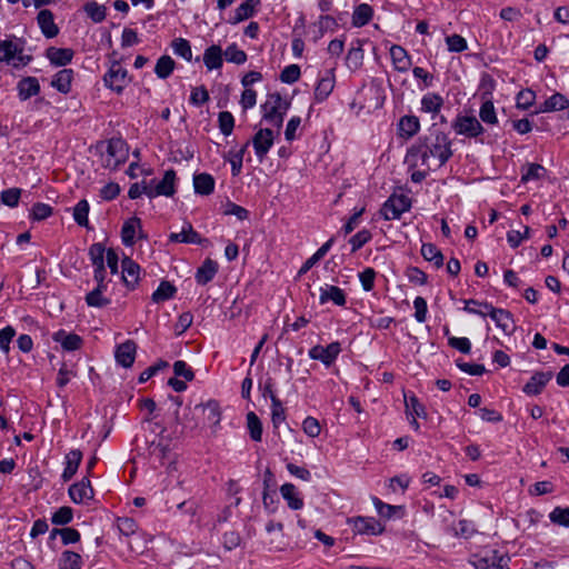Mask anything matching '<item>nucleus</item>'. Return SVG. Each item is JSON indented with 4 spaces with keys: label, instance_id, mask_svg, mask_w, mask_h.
I'll list each match as a JSON object with an SVG mask.
<instances>
[{
    "label": "nucleus",
    "instance_id": "obj_9",
    "mask_svg": "<svg viewBox=\"0 0 569 569\" xmlns=\"http://www.w3.org/2000/svg\"><path fill=\"white\" fill-rule=\"evenodd\" d=\"M470 563L475 569H502L506 566L503 556L495 549H486L473 555Z\"/></svg>",
    "mask_w": 569,
    "mask_h": 569
},
{
    "label": "nucleus",
    "instance_id": "obj_47",
    "mask_svg": "<svg viewBox=\"0 0 569 569\" xmlns=\"http://www.w3.org/2000/svg\"><path fill=\"white\" fill-rule=\"evenodd\" d=\"M479 117L481 121H483L487 124L498 123L496 109L491 100H486L485 102H482L479 110Z\"/></svg>",
    "mask_w": 569,
    "mask_h": 569
},
{
    "label": "nucleus",
    "instance_id": "obj_25",
    "mask_svg": "<svg viewBox=\"0 0 569 569\" xmlns=\"http://www.w3.org/2000/svg\"><path fill=\"white\" fill-rule=\"evenodd\" d=\"M64 460L66 467L61 477L63 481H69L76 475L81 463L82 452L79 449H73L66 455Z\"/></svg>",
    "mask_w": 569,
    "mask_h": 569
},
{
    "label": "nucleus",
    "instance_id": "obj_22",
    "mask_svg": "<svg viewBox=\"0 0 569 569\" xmlns=\"http://www.w3.org/2000/svg\"><path fill=\"white\" fill-rule=\"evenodd\" d=\"M390 57L393 67L399 72H407L411 67V59L407 50L401 46L393 44L390 48Z\"/></svg>",
    "mask_w": 569,
    "mask_h": 569
},
{
    "label": "nucleus",
    "instance_id": "obj_41",
    "mask_svg": "<svg viewBox=\"0 0 569 569\" xmlns=\"http://www.w3.org/2000/svg\"><path fill=\"white\" fill-rule=\"evenodd\" d=\"M338 23L336 19L331 16H320L319 20L313 23V28H317L315 34V41L322 38L327 31H335Z\"/></svg>",
    "mask_w": 569,
    "mask_h": 569
},
{
    "label": "nucleus",
    "instance_id": "obj_52",
    "mask_svg": "<svg viewBox=\"0 0 569 569\" xmlns=\"http://www.w3.org/2000/svg\"><path fill=\"white\" fill-rule=\"evenodd\" d=\"M223 56L228 62H232L236 64H243L247 61V53L238 49L236 44L229 46L224 52Z\"/></svg>",
    "mask_w": 569,
    "mask_h": 569
},
{
    "label": "nucleus",
    "instance_id": "obj_26",
    "mask_svg": "<svg viewBox=\"0 0 569 569\" xmlns=\"http://www.w3.org/2000/svg\"><path fill=\"white\" fill-rule=\"evenodd\" d=\"M52 339L59 342L67 351H73L81 347L82 339L76 333H69L64 330H59L53 333Z\"/></svg>",
    "mask_w": 569,
    "mask_h": 569
},
{
    "label": "nucleus",
    "instance_id": "obj_30",
    "mask_svg": "<svg viewBox=\"0 0 569 569\" xmlns=\"http://www.w3.org/2000/svg\"><path fill=\"white\" fill-rule=\"evenodd\" d=\"M73 79L72 69H62L57 72L51 81V86L61 93H68L71 90Z\"/></svg>",
    "mask_w": 569,
    "mask_h": 569
},
{
    "label": "nucleus",
    "instance_id": "obj_2",
    "mask_svg": "<svg viewBox=\"0 0 569 569\" xmlns=\"http://www.w3.org/2000/svg\"><path fill=\"white\" fill-rule=\"evenodd\" d=\"M289 107L290 102L282 99L278 92L269 93L261 104L262 121L274 128L277 134H279Z\"/></svg>",
    "mask_w": 569,
    "mask_h": 569
},
{
    "label": "nucleus",
    "instance_id": "obj_21",
    "mask_svg": "<svg viewBox=\"0 0 569 569\" xmlns=\"http://www.w3.org/2000/svg\"><path fill=\"white\" fill-rule=\"evenodd\" d=\"M250 142L247 141L239 149L232 148L223 154V159L231 164V173L237 177L241 173L243 156L249 147Z\"/></svg>",
    "mask_w": 569,
    "mask_h": 569
},
{
    "label": "nucleus",
    "instance_id": "obj_62",
    "mask_svg": "<svg viewBox=\"0 0 569 569\" xmlns=\"http://www.w3.org/2000/svg\"><path fill=\"white\" fill-rule=\"evenodd\" d=\"M51 214H52V208L49 204L42 203V202H37L36 204H33V207L31 209L30 217L33 220L41 221V220L47 219Z\"/></svg>",
    "mask_w": 569,
    "mask_h": 569
},
{
    "label": "nucleus",
    "instance_id": "obj_58",
    "mask_svg": "<svg viewBox=\"0 0 569 569\" xmlns=\"http://www.w3.org/2000/svg\"><path fill=\"white\" fill-rule=\"evenodd\" d=\"M221 211L224 216H236L238 220L248 218V210L246 208L230 201L221 206Z\"/></svg>",
    "mask_w": 569,
    "mask_h": 569
},
{
    "label": "nucleus",
    "instance_id": "obj_64",
    "mask_svg": "<svg viewBox=\"0 0 569 569\" xmlns=\"http://www.w3.org/2000/svg\"><path fill=\"white\" fill-rule=\"evenodd\" d=\"M545 168L538 163H530L527 166L526 171L522 173L521 180L528 182L530 180H538L545 173Z\"/></svg>",
    "mask_w": 569,
    "mask_h": 569
},
{
    "label": "nucleus",
    "instance_id": "obj_10",
    "mask_svg": "<svg viewBox=\"0 0 569 569\" xmlns=\"http://www.w3.org/2000/svg\"><path fill=\"white\" fill-rule=\"evenodd\" d=\"M410 199L405 194H392L383 203L380 212L386 220H396L410 209Z\"/></svg>",
    "mask_w": 569,
    "mask_h": 569
},
{
    "label": "nucleus",
    "instance_id": "obj_46",
    "mask_svg": "<svg viewBox=\"0 0 569 569\" xmlns=\"http://www.w3.org/2000/svg\"><path fill=\"white\" fill-rule=\"evenodd\" d=\"M174 68V61L169 56H162L158 59L154 72L160 79L168 78Z\"/></svg>",
    "mask_w": 569,
    "mask_h": 569
},
{
    "label": "nucleus",
    "instance_id": "obj_43",
    "mask_svg": "<svg viewBox=\"0 0 569 569\" xmlns=\"http://www.w3.org/2000/svg\"><path fill=\"white\" fill-rule=\"evenodd\" d=\"M59 566L60 569H81L82 558L77 552L66 550L61 555Z\"/></svg>",
    "mask_w": 569,
    "mask_h": 569
},
{
    "label": "nucleus",
    "instance_id": "obj_24",
    "mask_svg": "<svg viewBox=\"0 0 569 569\" xmlns=\"http://www.w3.org/2000/svg\"><path fill=\"white\" fill-rule=\"evenodd\" d=\"M38 24L42 31V33L47 38H53L59 33V29L53 20V13L48 10L43 9L38 13Z\"/></svg>",
    "mask_w": 569,
    "mask_h": 569
},
{
    "label": "nucleus",
    "instance_id": "obj_14",
    "mask_svg": "<svg viewBox=\"0 0 569 569\" xmlns=\"http://www.w3.org/2000/svg\"><path fill=\"white\" fill-rule=\"evenodd\" d=\"M336 84V76L333 68L326 70L322 76L318 79L315 88L313 98L315 101L320 103L328 99L331 94Z\"/></svg>",
    "mask_w": 569,
    "mask_h": 569
},
{
    "label": "nucleus",
    "instance_id": "obj_34",
    "mask_svg": "<svg viewBox=\"0 0 569 569\" xmlns=\"http://www.w3.org/2000/svg\"><path fill=\"white\" fill-rule=\"evenodd\" d=\"M256 12V7L248 0L242 2L233 13L229 14L226 21L230 24H237L243 20L251 18Z\"/></svg>",
    "mask_w": 569,
    "mask_h": 569
},
{
    "label": "nucleus",
    "instance_id": "obj_5",
    "mask_svg": "<svg viewBox=\"0 0 569 569\" xmlns=\"http://www.w3.org/2000/svg\"><path fill=\"white\" fill-rule=\"evenodd\" d=\"M106 87L117 93H121L129 84L130 78L126 68L119 61H113L103 77Z\"/></svg>",
    "mask_w": 569,
    "mask_h": 569
},
{
    "label": "nucleus",
    "instance_id": "obj_33",
    "mask_svg": "<svg viewBox=\"0 0 569 569\" xmlns=\"http://www.w3.org/2000/svg\"><path fill=\"white\" fill-rule=\"evenodd\" d=\"M569 107V100L561 93L556 92L549 97L539 108L538 112H552Z\"/></svg>",
    "mask_w": 569,
    "mask_h": 569
},
{
    "label": "nucleus",
    "instance_id": "obj_27",
    "mask_svg": "<svg viewBox=\"0 0 569 569\" xmlns=\"http://www.w3.org/2000/svg\"><path fill=\"white\" fill-rule=\"evenodd\" d=\"M443 102V98L439 93L428 92L421 98L420 110L426 113H431L432 117H436L440 112Z\"/></svg>",
    "mask_w": 569,
    "mask_h": 569
},
{
    "label": "nucleus",
    "instance_id": "obj_45",
    "mask_svg": "<svg viewBox=\"0 0 569 569\" xmlns=\"http://www.w3.org/2000/svg\"><path fill=\"white\" fill-rule=\"evenodd\" d=\"M421 254L427 261H432L436 267H441L443 263L441 251L432 243H423Z\"/></svg>",
    "mask_w": 569,
    "mask_h": 569
},
{
    "label": "nucleus",
    "instance_id": "obj_61",
    "mask_svg": "<svg viewBox=\"0 0 569 569\" xmlns=\"http://www.w3.org/2000/svg\"><path fill=\"white\" fill-rule=\"evenodd\" d=\"M370 239H371V232L369 230L362 229V230L358 231L349 240V243L351 244V250L352 251L359 250L368 241H370Z\"/></svg>",
    "mask_w": 569,
    "mask_h": 569
},
{
    "label": "nucleus",
    "instance_id": "obj_11",
    "mask_svg": "<svg viewBox=\"0 0 569 569\" xmlns=\"http://www.w3.org/2000/svg\"><path fill=\"white\" fill-rule=\"evenodd\" d=\"M452 128L457 134L467 138H476L485 131L482 124L473 116H458L452 122Z\"/></svg>",
    "mask_w": 569,
    "mask_h": 569
},
{
    "label": "nucleus",
    "instance_id": "obj_53",
    "mask_svg": "<svg viewBox=\"0 0 569 569\" xmlns=\"http://www.w3.org/2000/svg\"><path fill=\"white\" fill-rule=\"evenodd\" d=\"M89 203L87 200H80L73 208V218L81 227L88 226Z\"/></svg>",
    "mask_w": 569,
    "mask_h": 569
},
{
    "label": "nucleus",
    "instance_id": "obj_42",
    "mask_svg": "<svg viewBox=\"0 0 569 569\" xmlns=\"http://www.w3.org/2000/svg\"><path fill=\"white\" fill-rule=\"evenodd\" d=\"M107 287H96L86 296V301L90 307H104L110 303V298L104 295Z\"/></svg>",
    "mask_w": 569,
    "mask_h": 569
},
{
    "label": "nucleus",
    "instance_id": "obj_38",
    "mask_svg": "<svg viewBox=\"0 0 569 569\" xmlns=\"http://www.w3.org/2000/svg\"><path fill=\"white\" fill-rule=\"evenodd\" d=\"M373 10L369 4H359L352 13V24L355 27H363L370 22Z\"/></svg>",
    "mask_w": 569,
    "mask_h": 569
},
{
    "label": "nucleus",
    "instance_id": "obj_57",
    "mask_svg": "<svg viewBox=\"0 0 569 569\" xmlns=\"http://www.w3.org/2000/svg\"><path fill=\"white\" fill-rule=\"evenodd\" d=\"M485 306L486 307H493V305L490 303V302L470 299V300L466 301L465 309L469 313L479 315L481 317H487L490 311L489 310L487 311L485 309Z\"/></svg>",
    "mask_w": 569,
    "mask_h": 569
},
{
    "label": "nucleus",
    "instance_id": "obj_60",
    "mask_svg": "<svg viewBox=\"0 0 569 569\" xmlns=\"http://www.w3.org/2000/svg\"><path fill=\"white\" fill-rule=\"evenodd\" d=\"M84 11L94 22H101L106 18V8L97 2L87 3Z\"/></svg>",
    "mask_w": 569,
    "mask_h": 569
},
{
    "label": "nucleus",
    "instance_id": "obj_13",
    "mask_svg": "<svg viewBox=\"0 0 569 569\" xmlns=\"http://www.w3.org/2000/svg\"><path fill=\"white\" fill-rule=\"evenodd\" d=\"M176 172L170 169L164 172L162 180L157 181L152 179L149 181L150 190L149 198H156L159 196L171 197L176 192L174 189Z\"/></svg>",
    "mask_w": 569,
    "mask_h": 569
},
{
    "label": "nucleus",
    "instance_id": "obj_7",
    "mask_svg": "<svg viewBox=\"0 0 569 569\" xmlns=\"http://www.w3.org/2000/svg\"><path fill=\"white\" fill-rule=\"evenodd\" d=\"M351 530L360 536H380L385 532V525L373 517H353L348 520Z\"/></svg>",
    "mask_w": 569,
    "mask_h": 569
},
{
    "label": "nucleus",
    "instance_id": "obj_59",
    "mask_svg": "<svg viewBox=\"0 0 569 569\" xmlns=\"http://www.w3.org/2000/svg\"><path fill=\"white\" fill-rule=\"evenodd\" d=\"M301 74L300 67L298 64L287 66L280 73V80L283 83H295L299 80Z\"/></svg>",
    "mask_w": 569,
    "mask_h": 569
},
{
    "label": "nucleus",
    "instance_id": "obj_16",
    "mask_svg": "<svg viewBox=\"0 0 569 569\" xmlns=\"http://www.w3.org/2000/svg\"><path fill=\"white\" fill-rule=\"evenodd\" d=\"M69 496L74 503H86L93 498V489L86 477L69 488Z\"/></svg>",
    "mask_w": 569,
    "mask_h": 569
},
{
    "label": "nucleus",
    "instance_id": "obj_6",
    "mask_svg": "<svg viewBox=\"0 0 569 569\" xmlns=\"http://www.w3.org/2000/svg\"><path fill=\"white\" fill-rule=\"evenodd\" d=\"M342 348L339 341H333L328 346L316 345L309 349L308 356L312 360L320 361L326 368H330L338 359Z\"/></svg>",
    "mask_w": 569,
    "mask_h": 569
},
{
    "label": "nucleus",
    "instance_id": "obj_51",
    "mask_svg": "<svg viewBox=\"0 0 569 569\" xmlns=\"http://www.w3.org/2000/svg\"><path fill=\"white\" fill-rule=\"evenodd\" d=\"M104 253L107 254V251L102 243L97 242L90 246L89 257L94 267L102 268L104 266Z\"/></svg>",
    "mask_w": 569,
    "mask_h": 569
},
{
    "label": "nucleus",
    "instance_id": "obj_32",
    "mask_svg": "<svg viewBox=\"0 0 569 569\" xmlns=\"http://www.w3.org/2000/svg\"><path fill=\"white\" fill-rule=\"evenodd\" d=\"M333 242V238H330L328 241H326L310 258L306 260V262L300 268L298 276H301L312 269L313 266L327 254Z\"/></svg>",
    "mask_w": 569,
    "mask_h": 569
},
{
    "label": "nucleus",
    "instance_id": "obj_12",
    "mask_svg": "<svg viewBox=\"0 0 569 569\" xmlns=\"http://www.w3.org/2000/svg\"><path fill=\"white\" fill-rule=\"evenodd\" d=\"M485 309L490 311L487 317L495 322L496 327L499 328L506 336H511L516 331V322L510 311L493 307H486Z\"/></svg>",
    "mask_w": 569,
    "mask_h": 569
},
{
    "label": "nucleus",
    "instance_id": "obj_54",
    "mask_svg": "<svg viewBox=\"0 0 569 569\" xmlns=\"http://www.w3.org/2000/svg\"><path fill=\"white\" fill-rule=\"evenodd\" d=\"M219 129L222 134L229 136L234 128V118L229 111H221L218 114Z\"/></svg>",
    "mask_w": 569,
    "mask_h": 569
},
{
    "label": "nucleus",
    "instance_id": "obj_35",
    "mask_svg": "<svg viewBox=\"0 0 569 569\" xmlns=\"http://www.w3.org/2000/svg\"><path fill=\"white\" fill-rule=\"evenodd\" d=\"M18 91H19V97L22 100H27V99L39 93L40 86L36 78L27 77V78L21 79L18 82Z\"/></svg>",
    "mask_w": 569,
    "mask_h": 569
},
{
    "label": "nucleus",
    "instance_id": "obj_48",
    "mask_svg": "<svg viewBox=\"0 0 569 569\" xmlns=\"http://www.w3.org/2000/svg\"><path fill=\"white\" fill-rule=\"evenodd\" d=\"M209 100V92L203 86L192 88L189 101L193 107L200 108L207 104Z\"/></svg>",
    "mask_w": 569,
    "mask_h": 569
},
{
    "label": "nucleus",
    "instance_id": "obj_56",
    "mask_svg": "<svg viewBox=\"0 0 569 569\" xmlns=\"http://www.w3.org/2000/svg\"><path fill=\"white\" fill-rule=\"evenodd\" d=\"M549 519L552 523L569 528V507H556L550 513Z\"/></svg>",
    "mask_w": 569,
    "mask_h": 569
},
{
    "label": "nucleus",
    "instance_id": "obj_40",
    "mask_svg": "<svg viewBox=\"0 0 569 569\" xmlns=\"http://www.w3.org/2000/svg\"><path fill=\"white\" fill-rule=\"evenodd\" d=\"M247 419V428L250 435V438L253 441H261L262 439V422L259 417L253 412L249 411L246 416Z\"/></svg>",
    "mask_w": 569,
    "mask_h": 569
},
{
    "label": "nucleus",
    "instance_id": "obj_36",
    "mask_svg": "<svg viewBox=\"0 0 569 569\" xmlns=\"http://www.w3.org/2000/svg\"><path fill=\"white\" fill-rule=\"evenodd\" d=\"M170 241L172 242H182V243H201L202 240L200 236L192 229L190 224L187 228H183L180 232H173L169 236Z\"/></svg>",
    "mask_w": 569,
    "mask_h": 569
},
{
    "label": "nucleus",
    "instance_id": "obj_18",
    "mask_svg": "<svg viewBox=\"0 0 569 569\" xmlns=\"http://www.w3.org/2000/svg\"><path fill=\"white\" fill-rule=\"evenodd\" d=\"M137 345L132 340H127L116 349L114 357L117 362L123 368H130L136 359Z\"/></svg>",
    "mask_w": 569,
    "mask_h": 569
},
{
    "label": "nucleus",
    "instance_id": "obj_49",
    "mask_svg": "<svg viewBox=\"0 0 569 569\" xmlns=\"http://www.w3.org/2000/svg\"><path fill=\"white\" fill-rule=\"evenodd\" d=\"M241 492V486L238 481L230 480L226 487V495L228 497V509L238 507L241 498L238 496Z\"/></svg>",
    "mask_w": 569,
    "mask_h": 569
},
{
    "label": "nucleus",
    "instance_id": "obj_20",
    "mask_svg": "<svg viewBox=\"0 0 569 569\" xmlns=\"http://www.w3.org/2000/svg\"><path fill=\"white\" fill-rule=\"evenodd\" d=\"M121 277L126 284H136L142 280L140 266L129 257L121 261Z\"/></svg>",
    "mask_w": 569,
    "mask_h": 569
},
{
    "label": "nucleus",
    "instance_id": "obj_44",
    "mask_svg": "<svg viewBox=\"0 0 569 569\" xmlns=\"http://www.w3.org/2000/svg\"><path fill=\"white\" fill-rule=\"evenodd\" d=\"M194 191L200 194H209L213 189V179L208 173H199L193 178Z\"/></svg>",
    "mask_w": 569,
    "mask_h": 569
},
{
    "label": "nucleus",
    "instance_id": "obj_39",
    "mask_svg": "<svg viewBox=\"0 0 569 569\" xmlns=\"http://www.w3.org/2000/svg\"><path fill=\"white\" fill-rule=\"evenodd\" d=\"M141 227L139 218H131L124 222L121 230L122 242L126 246H132L134 243L136 231Z\"/></svg>",
    "mask_w": 569,
    "mask_h": 569
},
{
    "label": "nucleus",
    "instance_id": "obj_19",
    "mask_svg": "<svg viewBox=\"0 0 569 569\" xmlns=\"http://www.w3.org/2000/svg\"><path fill=\"white\" fill-rule=\"evenodd\" d=\"M280 495L286 500L291 510H300L303 508V498L298 488L291 483L286 482L280 487Z\"/></svg>",
    "mask_w": 569,
    "mask_h": 569
},
{
    "label": "nucleus",
    "instance_id": "obj_23",
    "mask_svg": "<svg viewBox=\"0 0 569 569\" xmlns=\"http://www.w3.org/2000/svg\"><path fill=\"white\" fill-rule=\"evenodd\" d=\"M420 130V121L416 116H403L398 123L399 137L408 140L415 137Z\"/></svg>",
    "mask_w": 569,
    "mask_h": 569
},
{
    "label": "nucleus",
    "instance_id": "obj_55",
    "mask_svg": "<svg viewBox=\"0 0 569 569\" xmlns=\"http://www.w3.org/2000/svg\"><path fill=\"white\" fill-rule=\"evenodd\" d=\"M173 53L190 61L192 58L191 47L186 39L178 38L172 41Z\"/></svg>",
    "mask_w": 569,
    "mask_h": 569
},
{
    "label": "nucleus",
    "instance_id": "obj_4",
    "mask_svg": "<svg viewBox=\"0 0 569 569\" xmlns=\"http://www.w3.org/2000/svg\"><path fill=\"white\" fill-rule=\"evenodd\" d=\"M30 60V56L23 54V48L20 43L12 40L0 41V62L20 68L27 66Z\"/></svg>",
    "mask_w": 569,
    "mask_h": 569
},
{
    "label": "nucleus",
    "instance_id": "obj_8",
    "mask_svg": "<svg viewBox=\"0 0 569 569\" xmlns=\"http://www.w3.org/2000/svg\"><path fill=\"white\" fill-rule=\"evenodd\" d=\"M276 134L277 132L272 128H261L253 134L251 140H248L252 144L259 162L266 159L273 146Z\"/></svg>",
    "mask_w": 569,
    "mask_h": 569
},
{
    "label": "nucleus",
    "instance_id": "obj_63",
    "mask_svg": "<svg viewBox=\"0 0 569 569\" xmlns=\"http://www.w3.org/2000/svg\"><path fill=\"white\" fill-rule=\"evenodd\" d=\"M73 512L70 507H61L59 508L51 518L52 523L54 525H67L72 520Z\"/></svg>",
    "mask_w": 569,
    "mask_h": 569
},
{
    "label": "nucleus",
    "instance_id": "obj_29",
    "mask_svg": "<svg viewBox=\"0 0 569 569\" xmlns=\"http://www.w3.org/2000/svg\"><path fill=\"white\" fill-rule=\"evenodd\" d=\"M47 58L52 64L61 67L71 62L73 51L69 48L51 47L47 50Z\"/></svg>",
    "mask_w": 569,
    "mask_h": 569
},
{
    "label": "nucleus",
    "instance_id": "obj_3",
    "mask_svg": "<svg viewBox=\"0 0 569 569\" xmlns=\"http://www.w3.org/2000/svg\"><path fill=\"white\" fill-rule=\"evenodd\" d=\"M128 158V146L120 138L110 139L106 150L101 152V163L104 168L114 170Z\"/></svg>",
    "mask_w": 569,
    "mask_h": 569
},
{
    "label": "nucleus",
    "instance_id": "obj_17",
    "mask_svg": "<svg viewBox=\"0 0 569 569\" xmlns=\"http://www.w3.org/2000/svg\"><path fill=\"white\" fill-rule=\"evenodd\" d=\"M163 431L164 429L161 430V435L158 437V439L152 440L148 446L149 456L160 463H163L164 459L168 457V453L171 450L170 439L162 435Z\"/></svg>",
    "mask_w": 569,
    "mask_h": 569
},
{
    "label": "nucleus",
    "instance_id": "obj_1",
    "mask_svg": "<svg viewBox=\"0 0 569 569\" xmlns=\"http://www.w3.org/2000/svg\"><path fill=\"white\" fill-rule=\"evenodd\" d=\"M451 140L448 134L432 124L428 133L420 137L407 152L412 167L420 164L428 170L441 168L451 157Z\"/></svg>",
    "mask_w": 569,
    "mask_h": 569
},
{
    "label": "nucleus",
    "instance_id": "obj_15",
    "mask_svg": "<svg viewBox=\"0 0 569 569\" xmlns=\"http://www.w3.org/2000/svg\"><path fill=\"white\" fill-rule=\"evenodd\" d=\"M551 378L552 373L550 371L535 372L523 386L522 391L528 396H538L542 392Z\"/></svg>",
    "mask_w": 569,
    "mask_h": 569
},
{
    "label": "nucleus",
    "instance_id": "obj_50",
    "mask_svg": "<svg viewBox=\"0 0 569 569\" xmlns=\"http://www.w3.org/2000/svg\"><path fill=\"white\" fill-rule=\"evenodd\" d=\"M301 428L309 438H317L321 433V426L317 418L308 416L303 419Z\"/></svg>",
    "mask_w": 569,
    "mask_h": 569
},
{
    "label": "nucleus",
    "instance_id": "obj_28",
    "mask_svg": "<svg viewBox=\"0 0 569 569\" xmlns=\"http://www.w3.org/2000/svg\"><path fill=\"white\" fill-rule=\"evenodd\" d=\"M372 503L377 513L385 519L400 518L403 515V507L386 503L378 497H372Z\"/></svg>",
    "mask_w": 569,
    "mask_h": 569
},
{
    "label": "nucleus",
    "instance_id": "obj_37",
    "mask_svg": "<svg viewBox=\"0 0 569 569\" xmlns=\"http://www.w3.org/2000/svg\"><path fill=\"white\" fill-rule=\"evenodd\" d=\"M286 409L281 400L274 393H271V422L273 428L278 429L286 421Z\"/></svg>",
    "mask_w": 569,
    "mask_h": 569
},
{
    "label": "nucleus",
    "instance_id": "obj_31",
    "mask_svg": "<svg viewBox=\"0 0 569 569\" xmlns=\"http://www.w3.org/2000/svg\"><path fill=\"white\" fill-rule=\"evenodd\" d=\"M319 300L322 305L332 301L336 306L342 307L346 305V295L339 287H321Z\"/></svg>",
    "mask_w": 569,
    "mask_h": 569
}]
</instances>
